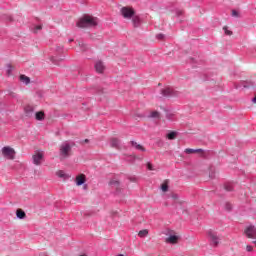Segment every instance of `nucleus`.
I'll use <instances>...</instances> for the list:
<instances>
[{
  "label": "nucleus",
  "mask_w": 256,
  "mask_h": 256,
  "mask_svg": "<svg viewBox=\"0 0 256 256\" xmlns=\"http://www.w3.org/2000/svg\"><path fill=\"white\" fill-rule=\"evenodd\" d=\"M26 113V117H33V113H35V108L31 105H28L24 108Z\"/></svg>",
  "instance_id": "obj_10"
},
{
  "label": "nucleus",
  "mask_w": 256,
  "mask_h": 256,
  "mask_svg": "<svg viewBox=\"0 0 256 256\" xmlns=\"http://www.w3.org/2000/svg\"><path fill=\"white\" fill-rule=\"evenodd\" d=\"M173 113L166 111V118L168 119V121H173Z\"/></svg>",
  "instance_id": "obj_26"
},
{
  "label": "nucleus",
  "mask_w": 256,
  "mask_h": 256,
  "mask_svg": "<svg viewBox=\"0 0 256 256\" xmlns=\"http://www.w3.org/2000/svg\"><path fill=\"white\" fill-rule=\"evenodd\" d=\"M96 25H97V18L89 15H85L77 23V27H81V28L96 27Z\"/></svg>",
  "instance_id": "obj_2"
},
{
  "label": "nucleus",
  "mask_w": 256,
  "mask_h": 256,
  "mask_svg": "<svg viewBox=\"0 0 256 256\" xmlns=\"http://www.w3.org/2000/svg\"><path fill=\"white\" fill-rule=\"evenodd\" d=\"M52 63H54V65H57V63L55 62V58H52Z\"/></svg>",
  "instance_id": "obj_42"
},
{
  "label": "nucleus",
  "mask_w": 256,
  "mask_h": 256,
  "mask_svg": "<svg viewBox=\"0 0 256 256\" xmlns=\"http://www.w3.org/2000/svg\"><path fill=\"white\" fill-rule=\"evenodd\" d=\"M245 235L248 237V239H255L256 227L253 225L248 226L245 230Z\"/></svg>",
  "instance_id": "obj_6"
},
{
  "label": "nucleus",
  "mask_w": 256,
  "mask_h": 256,
  "mask_svg": "<svg viewBox=\"0 0 256 256\" xmlns=\"http://www.w3.org/2000/svg\"><path fill=\"white\" fill-rule=\"evenodd\" d=\"M175 13H176V17H181V15H183V10L176 9Z\"/></svg>",
  "instance_id": "obj_32"
},
{
  "label": "nucleus",
  "mask_w": 256,
  "mask_h": 256,
  "mask_svg": "<svg viewBox=\"0 0 256 256\" xmlns=\"http://www.w3.org/2000/svg\"><path fill=\"white\" fill-rule=\"evenodd\" d=\"M85 184V175H79L76 177V185L78 187H81V185H84Z\"/></svg>",
  "instance_id": "obj_14"
},
{
  "label": "nucleus",
  "mask_w": 256,
  "mask_h": 256,
  "mask_svg": "<svg viewBox=\"0 0 256 256\" xmlns=\"http://www.w3.org/2000/svg\"><path fill=\"white\" fill-rule=\"evenodd\" d=\"M150 117L152 119H159V112L158 111L151 112Z\"/></svg>",
  "instance_id": "obj_25"
},
{
  "label": "nucleus",
  "mask_w": 256,
  "mask_h": 256,
  "mask_svg": "<svg viewBox=\"0 0 256 256\" xmlns=\"http://www.w3.org/2000/svg\"><path fill=\"white\" fill-rule=\"evenodd\" d=\"M172 197L173 199H179V196H177V194H174Z\"/></svg>",
  "instance_id": "obj_40"
},
{
  "label": "nucleus",
  "mask_w": 256,
  "mask_h": 256,
  "mask_svg": "<svg viewBox=\"0 0 256 256\" xmlns=\"http://www.w3.org/2000/svg\"><path fill=\"white\" fill-rule=\"evenodd\" d=\"M223 30H224L225 35H229V36L233 35V32L231 30H229L227 28V26H224Z\"/></svg>",
  "instance_id": "obj_27"
},
{
  "label": "nucleus",
  "mask_w": 256,
  "mask_h": 256,
  "mask_svg": "<svg viewBox=\"0 0 256 256\" xmlns=\"http://www.w3.org/2000/svg\"><path fill=\"white\" fill-rule=\"evenodd\" d=\"M133 27H139L141 25V18L139 16H134L132 18Z\"/></svg>",
  "instance_id": "obj_16"
},
{
  "label": "nucleus",
  "mask_w": 256,
  "mask_h": 256,
  "mask_svg": "<svg viewBox=\"0 0 256 256\" xmlns=\"http://www.w3.org/2000/svg\"><path fill=\"white\" fill-rule=\"evenodd\" d=\"M120 13L124 19H131L135 16V10L129 7H122Z\"/></svg>",
  "instance_id": "obj_4"
},
{
  "label": "nucleus",
  "mask_w": 256,
  "mask_h": 256,
  "mask_svg": "<svg viewBox=\"0 0 256 256\" xmlns=\"http://www.w3.org/2000/svg\"><path fill=\"white\" fill-rule=\"evenodd\" d=\"M20 81L21 83H24V85H29V83H31V79L25 75H20Z\"/></svg>",
  "instance_id": "obj_17"
},
{
  "label": "nucleus",
  "mask_w": 256,
  "mask_h": 256,
  "mask_svg": "<svg viewBox=\"0 0 256 256\" xmlns=\"http://www.w3.org/2000/svg\"><path fill=\"white\" fill-rule=\"evenodd\" d=\"M246 251H248V253H251V251H253V246L247 245L246 246Z\"/></svg>",
  "instance_id": "obj_37"
},
{
  "label": "nucleus",
  "mask_w": 256,
  "mask_h": 256,
  "mask_svg": "<svg viewBox=\"0 0 256 256\" xmlns=\"http://www.w3.org/2000/svg\"><path fill=\"white\" fill-rule=\"evenodd\" d=\"M1 152L5 159H9L10 161H13V159H15V149L11 148L10 146H4Z\"/></svg>",
  "instance_id": "obj_3"
},
{
  "label": "nucleus",
  "mask_w": 256,
  "mask_h": 256,
  "mask_svg": "<svg viewBox=\"0 0 256 256\" xmlns=\"http://www.w3.org/2000/svg\"><path fill=\"white\" fill-rule=\"evenodd\" d=\"M163 97H179V92L173 88H164L161 90Z\"/></svg>",
  "instance_id": "obj_5"
},
{
  "label": "nucleus",
  "mask_w": 256,
  "mask_h": 256,
  "mask_svg": "<svg viewBox=\"0 0 256 256\" xmlns=\"http://www.w3.org/2000/svg\"><path fill=\"white\" fill-rule=\"evenodd\" d=\"M147 169H148V171H155V169L153 168V164L152 163H148L147 164Z\"/></svg>",
  "instance_id": "obj_33"
},
{
  "label": "nucleus",
  "mask_w": 256,
  "mask_h": 256,
  "mask_svg": "<svg viewBox=\"0 0 256 256\" xmlns=\"http://www.w3.org/2000/svg\"><path fill=\"white\" fill-rule=\"evenodd\" d=\"M130 143L132 147H134V149H136L137 151H142V153H145L147 151L145 147H143L141 144H138L135 141H131Z\"/></svg>",
  "instance_id": "obj_12"
},
{
  "label": "nucleus",
  "mask_w": 256,
  "mask_h": 256,
  "mask_svg": "<svg viewBox=\"0 0 256 256\" xmlns=\"http://www.w3.org/2000/svg\"><path fill=\"white\" fill-rule=\"evenodd\" d=\"M119 145H121V141L117 138H112L110 140V146L114 149H119Z\"/></svg>",
  "instance_id": "obj_13"
},
{
  "label": "nucleus",
  "mask_w": 256,
  "mask_h": 256,
  "mask_svg": "<svg viewBox=\"0 0 256 256\" xmlns=\"http://www.w3.org/2000/svg\"><path fill=\"white\" fill-rule=\"evenodd\" d=\"M56 175L60 177V179H69V175L66 174L64 171L59 170Z\"/></svg>",
  "instance_id": "obj_19"
},
{
  "label": "nucleus",
  "mask_w": 256,
  "mask_h": 256,
  "mask_svg": "<svg viewBox=\"0 0 256 256\" xmlns=\"http://www.w3.org/2000/svg\"><path fill=\"white\" fill-rule=\"evenodd\" d=\"M84 143H89V139H85V140H84Z\"/></svg>",
  "instance_id": "obj_44"
},
{
  "label": "nucleus",
  "mask_w": 256,
  "mask_h": 256,
  "mask_svg": "<svg viewBox=\"0 0 256 256\" xmlns=\"http://www.w3.org/2000/svg\"><path fill=\"white\" fill-rule=\"evenodd\" d=\"M79 47H80L81 51H85L87 49V45L83 42H79Z\"/></svg>",
  "instance_id": "obj_30"
},
{
  "label": "nucleus",
  "mask_w": 256,
  "mask_h": 256,
  "mask_svg": "<svg viewBox=\"0 0 256 256\" xmlns=\"http://www.w3.org/2000/svg\"><path fill=\"white\" fill-rule=\"evenodd\" d=\"M68 43H73V39H69V40H68Z\"/></svg>",
  "instance_id": "obj_43"
},
{
  "label": "nucleus",
  "mask_w": 256,
  "mask_h": 256,
  "mask_svg": "<svg viewBox=\"0 0 256 256\" xmlns=\"http://www.w3.org/2000/svg\"><path fill=\"white\" fill-rule=\"evenodd\" d=\"M95 69L97 73H103V71H105V65L102 61H97L95 64Z\"/></svg>",
  "instance_id": "obj_11"
},
{
  "label": "nucleus",
  "mask_w": 256,
  "mask_h": 256,
  "mask_svg": "<svg viewBox=\"0 0 256 256\" xmlns=\"http://www.w3.org/2000/svg\"><path fill=\"white\" fill-rule=\"evenodd\" d=\"M165 241L167 242V243H169L170 245H175V244H177V242L179 241V236H177V235H169L166 239H165Z\"/></svg>",
  "instance_id": "obj_9"
},
{
  "label": "nucleus",
  "mask_w": 256,
  "mask_h": 256,
  "mask_svg": "<svg viewBox=\"0 0 256 256\" xmlns=\"http://www.w3.org/2000/svg\"><path fill=\"white\" fill-rule=\"evenodd\" d=\"M41 29H43V27L41 25H37V26H34V33H39V31H41Z\"/></svg>",
  "instance_id": "obj_29"
},
{
  "label": "nucleus",
  "mask_w": 256,
  "mask_h": 256,
  "mask_svg": "<svg viewBox=\"0 0 256 256\" xmlns=\"http://www.w3.org/2000/svg\"><path fill=\"white\" fill-rule=\"evenodd\" d=\"M35 118L37 121H43L45 119V113L43 112H36Z\"/></svg>",
  "instance_id": "obj_18"
},
{
  "label": "nucleus",
  "mask_w": 256,
  "mask_h": 256,
  "mask_svg": "<svg viewBox=\"0 0 256 256\" xmlns=\"http://www.w3.org/2000/svg\"><path fill=\"white\" fill-rule=\"evenodd\" d=\"M203 149L186 148L184 153L191 155V153H202Z\"/></svg>",
  "instance_id": "obj_15"
},
{
  "label": "nucleus",
  "mask_w": 256,
  "mask_h": 256,
  "mask_svg": "<svg viewBox=\"0 0 256 256\" xmlns=\"http://www.w3.org/2000/svg\"><path fill=\"white\" fill-rule=\"evenodd\" d=\"M10 96L12 97V98H17V94H15V93H10Z\"/></svg>",
  "instance_id": "obj_39"
},
{
  "label": "nucleus",
  "mask_w": 256,
  "mask_h": 256,
  "mask_svg": "<svg viewBox=\"0 0 256 256\" xmlns=\"http://www.w3.org/2000/svg\"><path fill=\"white\" fill-rule=\"evenodd\" d=\"M232 17H239V12L237 10H233Z\"/></svg>",
  "instance_id": "obj_35"
},
{
  "label": "nucleus",
  "mask_w": 256,
  "mask_h": 256,
  "mask_svg": "<svg viewBox=\"0 0 256 256\" xmlns=\"http://www.w3.org/2000/svg\"><path fill=\"white\" fill-rule=\"evenodd\" d=\"M7 19H8V21H13V17H11V16H8Z\"/></svg>",
  "instance_id": "obj_41"
},
{
  "label": "nucleus",
  "mask_w": 256,
  "mask_h": 256,
  "mask_svg": "<svg viewBox=\"0 0 256 256\" xmlns=\"http://www.w3.org/2000/svg\"><path fill=\"white\" fill-rule=\"evenodd\" d=\"M16 217L17 219H23L24 217H26L25 211L18 209L16 211Z\"/></svg>",
  "instance_id": "obj_21"
},
{
  "label": "nucleus",
  "mask_w": 256,
  "mask_h": 256,
  "mask_svg": "<svg viewBox=\"0 0 256 256\" xmlns=\"http://www.w3.org/2000/svg\"><path fill=\"white\" fill-rule=\"evenodd\" d=\"M224 189H225V191H233V184H231V183H226V184L224 185Z\"/></svg>",
  "instance_id": "obj_24"
},
{
  "label": "nucleus",
  "mask_w": 256,
  "mask_h": 256,
  "mask_svg": "<svg viewBox=\"0 0 256 256\" xmlns=\"http://www.w3.org/2000/svg\"><path fill=\"white\" fill-rule=\"evenodd\" d=\"M75 144L73 142L64 141L61 143L59 148V157L60 161H64V159H69L71 157V150Z\"/></svg>",
  "instance_id": "obj_1"
},
{
  "label": "nucleus",
  "mask_w": 256,
  "mask_h": 256,
  "mask_svg": "<svg viewBox=\"0 0 256 256\" xmlns=\"http://www.w3.org/2000/svg\"><path fill=\"white\" fill-rule=\"evenodd\" d=\"M225 208H226V211H231L232 206H231V204L227 203Z\"/></svg>",
  "instance_id": "obj_38"
},
{
  "label": "nucleus",
  "mask_w": 256,
  "mask_h": 256,
  "mask_svg": "<svg viewBox=\"0 0 256 256\" xmlns=\"http://www.w3.org/2000/svg\"><path fill=\"white\" fill-rule=\"evenodd\" d=\"M209 177L215 179V168H210Z\"/></svg>",
  "instance_id": "obj_28"
},
{
  "label": "nucleus",
  "mask_w": 256,
  "mask_h": 256,
  "mask_svg": "<svg viewBox=\"0 0 256 256\" xmlns=\"http://www.w3.org/2000/svg\"><path fill=\"white\" fill-rule=\"evenodd\" d=\"M167 139H169L170 141H173V139L177 138V132L175 131H171L166 135Z\"/></svg>",
  "instance_id": "obj_20"
},
{
  "label": "nucleus",
  "mask_w": 256,
  "mask_h": 256,
  "mask_svg": "<svg viewBox=\"0 0 256 256\" xmlns=\"http://www.w3.org/2000/svg\"><path fill=\"white\" fill-rule=\"evenodd\" d=\"M156 38L161 40V39H165V34H157Z\"/></svg>",
  "instance_id": "obj_36"
},
{
  "label": "nucleus",
  "mask_w": 256,
  "mask_h": 256,
  "mask_svg": "<svg viewBox=\"0 0 256 256\" xmlns=\"http://www.w3.org/2000/svg\"><path fill=\"white\" fill-rule=\"evenodd\" d=\"M61 49H63V48H62V47H58V48H57V51H61Z\"/></svg>",
  "instance_id": "obj_45"
},
{
  "label": "nucleus",
  "mask_w": 256,
  "mask_h": 256,
  "mask_svg": "<svg viewBox=\"0 0 256 256\" xmlns=\"http://www.w3.org/2000/svg\"><path fill=\"white\" fill-rule=\"evenodd\" d=\"M208 236L210 237V241H212L213 245L217 247V245H219V237L217 236V234L213 231H209Z\"/></svg>",
  "instance_id": "obj_8"
},
{
  "label": "nucleus",
  "mask_w": 256,
  "mask_h": 256,
  "mask_svg": "<svg viewBox=\"0 0 256 256\" xmlns=\"http://www.w3.org/2000/svg\"><path fill=\"white\" fill-rule=\"evenodd\" d=\"M80 256H87V254H82V255H80Z\"/></svg>",
  "instance_id": "obj_46"
},
{
  "label": "nucleus",
  "mask_w": 256,
  "mask_h": 256,
  "mask_svg": "<svg viewBox=\"0 0 256 256\" xmlns=\"http://www.w3.org/2000/svg\"><path fill=\"white\" fill-rule=\"evenodd\" d=\"M161 189L164 193H166V191H169V186L167 184H162Z\"/></svg>",
  "instance_id": "obj_31"
},
{
  "label": "nucleus",
  "mask_w": 256,
  "mask_h": 256,
  "mask_svg": "<svg viewBox=\"0 0 256 256\" xmlns=\"http://www.w3.org/2000/svg\"><path fill=\"white\" fill-rule=\"evenodd\" d=\"M110 185L119 186V181L117 180H111Z\"/></svg>",
  "instance_id": "obj_34"
},
{
  "label": "nucleus",
  "mask_w": 256,
  "mask_h": 256,
  "mask_svg": "<svg viewBox=\"0 0 256 256\" xmlns=\"http://www.w3.org/2000/svg\"><path fill=\"white\" fill-rule=\"evenodd\" d=\"M6 68L7 75H11V73H13V66H11V64H7Z\"/></svg>",
  "instance_id": "obj_23"
},
{
  "label": "nucleus",
  "mask_w": 256,
  "mask_h": 256,
  "mask_svg": "<svg viewBox=\"0 0 256 256\" xmlns=\"http://www.w3.org/2000/svg\"><path fill=\"white\" fill-rule=\"evenodd\" d=\"M32 161L34 165H41V162L43 161V152H36L33 156H32Z\"/></svg>",
  "instance_id": "obj_7"
},
{
  "label": "nucleus",
  "mask_w": 256,
  "mask_h": 256,
  "mask_svg": "<svg viewBox=\"0 0 256 256\" xmlns=\"http://www.w3.org/2000/svg\"><path fill=\"white\" fill-rule=\"evenodd\" d=\"M147 235H149V230H147V229L140 230V231L138 232V236H139L141 239L147 237Z\"/></svg>",
  "instance_id": "obj_22"
}]
</instances>
